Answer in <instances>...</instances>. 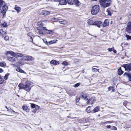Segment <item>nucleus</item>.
Segmentation results:
<instances>
[{"mask_svg": "<svg viewBox=\"0 0 131 131\" xmlns=\"http://www.w3.org/2000/svg\"><path fill=\"white\" fill-rule=\"evenodd\" d=\"M81 84L80 82L78 83L75 84L74 86L75 88H77Z\"/></svg>", "mask_w": 131, "mask_h": 131, "instance_id": "obj_41", "label": "nucleus"}, {"mask_svg": "<svg viewBox=\"0 0 131 131\" xmlns=\"http://www.w3.org/2000/svg\"><path fill=\"white\" fill-rule=\"evenodd\" d=\"M93 67H97V68L98 67L97 66H95Z\"/></svg>", "mask_w": 131, "mask_h": 131, "instance_id": "obj_64", "label": "nucleus"}, {"mask_svg": "<svg viewBox=\"0 0 131 131\" xmlns=\"http://www.w3.org/2000/svg\"><path fill=\"white\" fill-rule=\"evenodd\" d=\"M124 73L123 71L122 70L121 68H119L118 70V75H121L122 74Z\"/></svg>", "mask_w": 131, "mask_h": 131, "instance_id": "obj_20", "label": "nucleus"}, {"mask_svg": "<svg viewBox=\"0 0 131 131\" xmlns=\"http://www.w3.org/2000/svg\"><path fill=\"white\" fill-rule=\"evenodd\" d=\"M4 81V80L1 77V76L0 74V84H2Z\"/></svg>", "mask_w": 131, "mask_h": 131, "instance_id": "obj_35", "label": "nucleus"}, {"mask_svg": "<svg viewBox=\"0 0 131 131\" xmlns=\"http://www.w3.org/2000/svg\"><path fill=\"white\" fill-rule=\"evenodd\" d=\"M74 2L75 5L77 6H78L81 4V3L78 0H73Z\"/></svg>", "mask_w": 131, "mask_h": 131, "instance_id": "obj_18", "label": "nucleus"}, {"mask_svg": "<svg viewBox=\"0 0 131 131\" xmlns=\"http://www.w3.org/2000/svg\"><path fill=\"white\" fill-rule=\"evenodd\" d=\"M92 70L93 71L97 72L99 71V69L95 68H92Z\"/></svg>", "mask_w": 131, "mask_h": 131, "instance_id": "obj_48", "label": "nucleus"}, {"mask_svg": "<svg viewBox=\"0 0 131 131\" xmlns=\"http://www.w3.org/2000/svg\"><path fill=\"white\" fill-rule=\"evenodd\" d=\"M50 63L51 64L56 66L59 64L60 63L59 61H57L55 60H52L50 61Z\"/></svg>", "mask_w": 131, "mask_h": 131, "instance_id": "obj_9", "label": "nucleus"}, {"mask_svg": "<svg viewBox=\"0 0 131 131\" xmlns=\"http://www.w3.org/2000/svg\"><path fill=\"white\" fill-rule=\"evenodd\" d=\"M36 107H39V106L34 104H31V107L32 108H34L35 107L36 108Z\"/></svg>", "mask_w": 131, "mask_h": 131, "instance_id": "obj_38", "label": "nucleus"}, {"mask_svg": "<svg viewBox=\"0 0 131 131\" xmlns=\"http://www.w3.org/2000/svg\"><path fill=\"white\" fill-rule=\"evenodd\" d=\"M25 85L23 84L20 83L18 85V87H19V89H23L25 90Z\"/></svg>", "mask_w": 131, "mask_h": 131, "instance_id": "obj_15", "label": "nucleus"}, {"mask_svg": "<svg viewBox=\"0 0 131 131\" xmlns=\"http://www.w3.org/2000/svg\"><path fill=\"white\" fill-rule=\"evenodd\" d=\"M111 129H112L113 130H117V128L116 127L114 126H113L111 128Z\"/></svg>", "mask_w": 131, "mask_h": 131, "instance_id": "obj_49", "label": "nucleus"}, {"mask_svg": "<svg viewBox=\"0 0 131 131\" xmlns=\"http://www.w3.org/2000/svg\"><path fill=\"white\" fill-rule=\"evenodd\" d=\"M38 33L40 34H42V35H43L44 34L43 33V32L41 30H38Z\"/></svg>", "mask_w": 131, "mask_h": 131, "instance_id": "obj_44", "label": "nucleus"}, {"mask_svg": "<svg viewBox=\"0 0 131 131\" xmlns=\"http://www.w3.org/2000/svg\"><path fill=\"white\" fill-rule=\"evenodd\" d=\"M27 35L30 37V41L32 43L33 42V38L31 36L32 35V33H31V32H29V33H28L27 34Z\"/></svg>", "mask_w": 131, "mask_h": 131, "instance_id": "obj_21", "label": "nucleus"}, {"mask_svg": "<svg viewBox=\"0 0 131 131\" xmlns=\"http://www.w3.org/2000/svg\"><path fill=\"white\" fill-rule=\"evenodd\" d=\"M43 22L45 23H46L47 22V20H45L43 21Z\"/></svg>", "mask_w": 131, "mask_h": 131, "instance_id": "obj_62", "label": "nucleus"}, {"mask_svg": "<svg viewBox=\"0 0 131 131\" xmlns=\"http://www.w3.org/2000/svg\"><path fill=\"white\" fill-rule=\"evenodd\" d=\"M80 99H77L76 100V104L77 105H79L77 103H78L79 102V101Z\"/></svg>", "mask_w": 131, "mask_h": 131, "instance_id": "obj_54", "label": "nucleus"}, {"mask_svg": "<svg viewBox=\"0 0 131 131\" xmlns=\"http://www.w3.org/2000/svg\"><path fill=\"white\" fill-rule=\"evenodd\" d=\"M112 121H107L106 122H105L103 123V125L104 126H106L105 125H106V124H107V123H112Z\"/></svg>", "mask_w": 131, "mask_h": 131, "instance_id": "obj_40", "label": "nucleus"}, {"mask_svg": "<svg viewBox=\"0 0 131 131\" xmlns=\"http://www.w3.org/2000/svg\"><path fill=\"white\" fill-rule=\"evenodd\" d=\"M90 106H89L86 109V111L88 113H90L91 111L90 109Z\"/></svg>", "mask_w": 131, "mask_h": 131, "instance_id": "obj_36", "label": "nucleus"}, {"mask_svg": "<svg viewBox=\"0 0 131 131\" xmlns=\"http://www.w3.org/2000/svg\"><path fill=\"white\" fill-rule=\"evenodd\" d=\"M106 12L107 13V15H108L111 16L112 14L111 12L109 10V9H107L106 10Z\"/></svg>", "mask_w": 131, "mask_h": 131, "instance_id": "obj_37", "label": "nucleus"}, {"mask_svg": "<svg viewBox=\"0 0 131 131\" xmlns=\"http://www.w3.org/2000/svg\"><path fill=\"white\" fill-rule=\"evenodd\" d=\"M126 31L129 33H131V24L127 25L126 28Z\"/></svg>", "mask_w": 131, "mask_h": 131, "instance_id": "obj_10", "label": "nucleus"}, {"mask_svg": "<svg viewBox=\"0 0 131 131\" xmlns=\"http://www.w3.org/2000/svg\"><path fill=\"white\" fill-rule=\"evenodd\" d=\"M4 38L5 40H7L9 39V37L8 36H6L4 37Z\"/></svg>", "mask_w": 131, "mask_h": 131, "instance_id": "obj_52", "label": "nucleus"}, {"mask_svg": "<svg viewBox=\"0 0 131 131\" xmlns=\"http://www.w3.org/2000/svg\"><path fill=\"white\" fill-rule=\"evenodd\" d=\"M6 55L10 54L11 56L15 58H18L22 57V59L23 60L27 61V55L23 56V54L22 53H15L14 52L10 51H7L6 52Z\"/></svg>", "mask_w": 131, "mask_h": 131, "instance_id": "obj_1", "label": "nucleus"}, {"mask_svg": "<svg viewBox=\"0 0 131 131\" xmlns=\"http://www.w3.org/2000/svg\"><path fill=\"white\" fill-rule=\"evenodd\" d=\"M15 9L17 12L18 13H19L21 10L20 7H17L16 6H15Z\"/></svg>", "mask_w": 131, "mask_h": 131, "instance_id": "obj_31", "label": "nucleus"}, {"mask_svg": "<svg viewBox=\"0 0 131 131\" xmlns=\"http://www.w3.org/2000/svg\"><path fill=\"white\" fill-rule=\"evenodd\" d=\"M122 67H124L127 71L129 72L131 71V63L128 64H123Z\"/></svg>", "mask_w": 131, "mask_h": 131, "instance_id": "obj_6", "label": "nucleus"}, {"mask_svg": "<svg viewBox=\"0 0 131 131\" xmlns=\"http://www.w3.org/2000/svg\"><path fill=\"white\" fill-rule=\"evenodd\" d=\"M52 44H53V43H52L51 40L49 41L48 42V45H50Z\"/></svg>", "mask_w": 131, "mask_h": 131, "instance_id": "obj_55", "label": "nucleus"}, {"mask_svg": "<svg viewBox=\"0 0 131 131\" xmlns=\"http://www.w3.org/2000/svg\"><path fill=\"white\" fill-rule=\"evenodd\" d=\"M59 4L61 5H65L67 4L66 0H60L59 2Z\"/></svg>", "mask_w": 131, "mask_h": 131, "instance_id": "obj_24", "label": "nucleus"}, {"mask_svg": "<svg viewBox=\"0 0 131 131\" xmlns=\"http://www.w3.org/2000/svg\"><path fill=\"white\" fill-rule=\"evenodd\" d=\"M59 22L60 23L63 25L66 24L68 23L67 21L65 20H62L60 21Z\"/></svg>", "mask_w": 131, "mask_h": 131, "instance_id": "obj_23", "label": "nucleus"}, {"mask_svg": "<svg viewBox=\"0 0 131 131\" xmlns=\"http://www.w3.org/2000/svg\"><path fill=\"white\" fill-rule=\"evenodd\" d=\"M16 70L17 71L21 73L25 74L26 73L23 70L19 68L16 69Z\"/></svg>", "mask_w": 131, "mask_h": 131, "instance_id": "obj_25", "label": "nucleus"}, {"mask_svg": "<svg viewBox=\"0 0 131 131\" xmlns=\"http://www.w3.org/2000/svg\"><path fill=\"white\" fill-rule=\"evenodd\" d=\"M51 41H52V43H53H53H56V42L57 41H58V40H56V39H54L53 40H51Z\"/></svg>", "mask_w": 131, "mask_h": 131, "instance_id": "obj_53", "label": "nucleus"}, {"mask_svg": "<svg viewBox=\"0 0 131 131\" xmlns=\"http://www.w3.org/2000/svg\"><path fill=\"white\" fill-rule=\"evenodd\" d=\"M100 4L103 8H106L110 6L112 3L111 0H99Z\"/></svg>", "mask_w": 131, "mask_h": 131, "instance_id": "obj_2", "label": "nucleus"}, {"mask_svg": "<svg viewBox=\"0 0 131 131\" xmlns=\"http://www.w3.org/2000/svg\"><path fill=\"white\" fill-rule=\"evenodd\" d=\"M37 30H45L46 29V27H43L42 26H39L36 28Z\"/></svg>", "mask_w": 131, "mask_h": 131, "instance_id": "obj_28", "label": "nucleus"}, {"mask_svg": "<svg viewBox=\"0 0 131 131\" xmlns=\"http://www.w3.org/2000/svg\"><path fill=\"white\" fill-rule=\"evenodd\" d=\"M68 118H71V119H73V117H72L71 116V115H69V116H68Z\"/></svg>", "mask_w": 131, "mask_h": 131, "instance_id": "obj_60", "label": "nucleus"}, {"mask_svg": "<svg viewBox=\"0 0 131 131\" xmlns=\"http://www.w3.org/2000/svg\"><path fill=\"white\" fill-rule=\"evenodd\" d=\"M59 20V19L58 18H54L53 19V21L54 22H57Z\"/></svg>", "mask_w": 131, "mask_h": 131, "instance_id": "obj_51", "label": "nucleus"}, {"mask_svg": "<svg viewBox=\"0 0 131 131\" xmlns=\"http://www.w3.org/2000/svg\"><path fill=\"white\" fill-rule=\"evenodd\" d=\"M8 6L5 4L4 5L0 6V14H2L3 17L6 16V13L8 9Z\"/></svg>", "mask_w": 131, "mask_h": 131, "instance_id": "obj_3", "label": "nucleus"}, {"mask_svg": "<svg viewBox=\"0 0 131 131\" xmlns=\"http://www.w3.org/2000/svg\"><path fill=\"white\" fill-rule=\"evenodd\" d=\"M54 2H59L60 1V0H53Z\"/></svg>", "mask_w": 131, "mask_h": 131, "instance_id": "obj_61", "label": "nucleus"}, {"mask_svg": "<svg viewBox=\"0 0 131 131\" xmlns=\"http://www.w3.org/2000/svg\"><path fill=\"white\" fill-rule=\"evenodd\" d=\"M3 1L2 0H0V6L4 5V4H3Z\"/></svg>", "mask_w": 131, "mask_h": 131, "instance_id": "obj_50", "label": "nucleus"}, {"mask_svg": "<svg viewBox=\"0 0 131 131\" xmlns=\"http://www.w3.org/2000/svg\"><path fill=\"white\" fill-rule=\"evenodd\" d=\"M37 24L38 25L43 26L44 25V24L41 21H38L37 22Z\"/></svg>", "mask_w": 131, "mask_h": 131, "instance_id": "obj_34", "label": "nucleus"}, {"mask_svg": "<svg viewBox=\"0 0 131 131\" xmlns=\"http://www.w3.org/2000/svg\"><path fill=\"white\" fill-rule=\"evenodd\" d=\"M67 3L69 4L73 5V0H66Z\"/></svg>", "mask_w": 131, "mask_h": 131, "instance_id": "obj_29", "label": "nucleus"}, {"mask_svg": "<svg viewBox=\"0 0 131 131\" xmlns=\"http://www.w3.org/2000/svg\"><path fill=\"white\" fill-rule=\"evenodd\" d=\"M100 8V6L99 5H96L93 6L91 11V14L93 15L97 14L99 12Z\"/></svg>", "mask_w": 131, "mask_h": 131, "instance_id": "obj_4", "label": "nucleus"}, {"mask_svg": "<svg viewBox=\"0 0 131 131\" xmlns=\"http://www.w3.org/2000/svg\"><path fill=\"white\" fill-rule=\"evenodd\" d=\"M22 108L24 110H26L27 108V107L26 105H23L22 106Z\"/></svg>", "mask_w": 131, "mask_h": 131, "instance_id": "obj_45", "label": "nucleus"}, {"mask_svg": "<svg viewBox=\"0 0 131 131\" xmlns=\"http://www.w3.org/2000/svg\"><path fill=\"white\" fill-rule=\"evenodd\" d=\"M34 58L32 56H30L27 55V61H31L34 60Z\"/></svg>", "mask_w": 131, "mask_h": 131, "instance_id": "obj_17", "label": "nucleus"}, {"mask_svg": "<svg viewBox=\"0 0 131 131\" xmlns=\"http://www.w3.org/2000/svg\"><path fill=\"white\" fill-rule=\"evenodd\" d=\"M82 72L83 73H84V70H82Z\"/></svg>", "mask_w": 131, "mask_h": 131, "instance_id": "obj_63", "label": "nucleus"}, {"mask_svg": "<svg viewBox=\"0 0 131 131\" xmlns=\"http://www.w3.org/2000/svg\"><path fill=\"white\" fill-rule=\"evenodd\" d=\"M7 58L8 60L12 62H14L15 60V58L12 57H7Z\"/></svg>", "mask_w": 131, "mask_h": 131, "instance_id": "obj_22", "label": "nucleus"}, {"mask_svg": "<svg viewBox=\"0 0 131 131\" xmlns=\"http://www.w3.org/2000/svg\"><path fill=\"white\" fill-rule=\"evenodd\" d=\"M94 25L97 26L99 27H100L102 25V22L99 21H96L94 22Z\"/></svg>", "mask_w": 131, "mask_h": 131, "instance_id": "obj_7", "label": "nucleus"}, {"mask_svg": "<svg viewBox=\"0 0 131 131\" xmlns=\"http://www.w3.org/2000/svg\"><path fill=\"white\" fill-rule=\"evenodd\" d=\"M102 25L103 27H104L108 26L109 25V21L108 19H105Z\"/></svg>", "mask_w": 131, "mask_h": 131, "instance_id": "obj_13", "label": "nucleus"}, {"mask_svg": "<svg viewBox=\"0 0 131 131\" xmlns=\"http://www.w3.org/2000/svg\"><path fill=\"white\" fill-rule=\"evenodd\" d=\"M88 95L84 93H82L80 94V97L79 98H87Z\"/></svg>", "mask_w": 131, "mask_h": 131, "instance_id": "obj_12", "label": "nucleus"}, {"mask_svg": "<svg viewBox=\"0 0 131 131\" xmlns=\"http://www.w3.org/2000/svg\"><path fill=\"white\" fill-rule=\"evenodd\" d=\"M108 90L109 91H110L111 90H112V92H114L115 91V90L114 89V88L113 86H111L108 87Z\"/></svg>", "mask_w": 131, "mask_h": 131, "instance_id": "obj_32", "label": "nucleus"}, {"mask_svg": "<svg viewBox=\"0 0 131 131\" xmlns=\"http://www.w3.org/2000/svg\"><path fill=\"white\" fill-rule=\"evenodd\" d=\"M100 108L98 106L95 107L93 110V113H96L97 112L100 110Z\"/></svg>", "mask_w": 131, "mask_h": 131, "instance_id": "obj_26", "label": "nucleus"}, {"mask_svg": "<svg viewBox=\"0 0 131 131\" xmlns=\"http://www.w3.org/2000/svg\"><path fill=\"white\" fill-rule=\"evenodd\" d=\"M113 51L114 53H116L117 52L116 50H115L114 49L113 50Z\"/></svg>", "mask_w": 131, "mask_h": 131, "instance_id": "obj_59", "label": "nucleus"}, {"mask_svg": "<svg viewBox=\"0 0 131 131\" xmlns=\"http://www.w3.org/2000/svg\"><path fill=\"white\" fill-rule=\"evenodd\" d=\"M32 82L29 81H27L25 83V90L29 92L31 89V88L33 86L32 85Z\"/></svg>", "mask_w": 131, "mask_h": 131, "instance_id": "obj_5", "label": "nucleus"}, {"mask_svg": "<svg viewBox=\"0 0 131 131\" xmlns=\"http://www.w3.org/2000/svg\"><path fill=\"white\" fill-rule=\"evenodd\" d=\"M43 42L46 45H48V42L47 41V40L46 39H43Z\"/></svg>", "mask_w": 131, "mask_h": 131, "instance_id": "obj_47", "label": "nucleus"}, {"mask_svg": "<svg viewBox=\"0 0 131 131\" xmlns=\"http://www.w3.org/2000/svg\"><path fill=\"white\" fill-rule=\"evenodd\" d=\"M2 25L4 27H6L8 26L7 25V23L5 22H4L3 23H2Z\"/></svg>", "mask_w": 131, "mask_h": 131, "instance_id": "obj_43", "label": "nucleus"}, {"mask_svg": "<svg viewBox=\"0 0 131 131\" xmlns=\"http://www.w3.org/2000/svg\"><path fill=\"white\" fill-rule=\"evenodd\" d=\"M9 74H10L9 73H7L5 74L4 77V78L5 80H6L8 79Z\"/></svg>", "mask_w": 131, "mask_h": 131, "instance_id": "obj_33", "label": "nucleus"}, {"mask_svg": "<svg viewBox=\"0 0 131 131\" xmlns=\"http://www.w3.org/2000/svg\"><path fill=\"white\" fill-rule=\"evenodd\" d=\"M114 49V47H113L112 48H109L108 49V51L109 52H111L112 51H113V50Z\"/></svg>", "mask_w": 131, "mask_h": 131, "instance_id": "obj_46", "label": "nucleus"}, {"mask_svg": "<svg viewBox=\"0 0 131 131\" xmlns=\"http://www.w3.org/2000/svg\"><path fill=\"white\" fill-rule=\"evenodd\" d=\"M6 65V64L4 62H0V66L3 67H5Z\"/></svg>", "mask_w": 131, "mask_h": 131, "instance_id": "obj_30", "label": "nucleus"}, {"mask_svg": "<svg viewBox=\"0 0 131 131\" xmlns=\"http://www.w3.org/2000/svg\"><path fill=\"white\" fill-rule=\"evenodd\" d=\"M8 111H10L11 112H12V111H13L14 112V111L13 110H12V109H11V108H10V109H9V110H8Z\"/></svg>", "mask_w": 131, "mask_h": 131, "instance_id": "obj_58", "label": "nucleus"}, {"mask_svg": "<svg viewBox=\"0 0 131 131\" xmlns=\"http://www.w3.org/2000/svg\"><path fill=\"white\" fill-rule=\"evenodd\" d=\"M45 30L46 33L47 34H53V32L52 30H50L47 29L46 28V29Z\"/></svg>", "mask_w": 131, "mask_h": 131, "instance_id": "obj_27", "label": "nucleus"}, {"mask_svg": "<svg viewBox=\"0 0 131 131\" xmlns=\"http://www.w3.org/2000/svg\"><path fill=\"white\" fill-rule=\"evenodd\" d=\"M94 101V99H86L85 100L87 104L89 105L92 104Z\"/></svg>", "mask_w": 131, "mask_h": 131, "instance_id": "obj_8", "label": "nucleus"}, {"mask_svg": "<svg viewBox=\"0 0 131 131\" xmlns=\"http://www.w3.org/2000/svg\"><path fill=\"white\" fill-rule=\"evenodd\" d=\"M111 126L110 125H107V126H106V127L108 129H109L111 128Z\"/></svg>", "mask_w": 131, "mask_h": 131, "instance_id": "obj_56", "label": "nucleus"}, {"mask_svg": "<svg viewBox=\"0 0 131 131\" xmlns=\"http://www.w3.org/2000/svg\"><path fill=\"white\" fill-rule=\"evenodd\" d=\"M6 32L4 31L3 29H0V35L3 37H4L5 35H6Z\"/></svg>", "mask_w": 131, "mask_h": 131, "instance_id": "obj_16", "label": "nucleus"}, {"mask_svg": "<svg viewBox=\"0 0 131 131\" xmlns=\"http://www.w3.org/2000/svg\"><path fill=\"white\" fill-rule=\"evenodd\" d=\"M40 14L41 15L46 16L49 15L50 14L49 12L45 10H42L40 12Z\"/></svg>", "mask_w": 131, "mask_h": 131, "instance_id": "obj_11", "label": "nucleus"}, {"mask_svg": "<svg viewBox=\"0 0 131 131\" xmlns=\"http://www.w3.org/2000/svg\"><path fill=\"white\" fill-rule=\"evenodd\" d=\"M125 37L127 38V40H131V36L126 35H125Z\"/></svg>", "mask_w": 131, "mask_h": 131, "instance_id": "obj_39", "label": "nucleus"}, {"mask_svg": "<svg viewBox=\"0 0 131 131\" xmlns=\"http://www.w3.org/2000/svg\"><path fill=\"white\" fill-rule=\"evenodd\" d=\"M3 71V70L1 68H0V73H2Z\"/></svg>", "mask_w": 131, "mask_h": 131, "instance_id": "obj_57", "label": "nucleus"}, {"mask_svg": "<svg viewBox=\"0 0 131 131\" xmlns=\"http://www.w3.org/2000/svg\"><path fill=\"white\" fill-rule=\"evenodd\" d=\"M62 64L63 65L66 66H67L68 65V62L66 61H64L62 63Z\"/></svg>", "mask_w": 131, "mask_h": 131, "instance_id": "obj_42", "label": "nucleus"}, {"mask_svg": "<svg viewBox=\"0 0 131 131\" xmlns=\"http://www.w3.org/2000/svg\"><path fill=\"white\" fill-rule=\"evenodd\" d=\"M87 21V23L89 25H94V22L93 20H91L90 19H89Z\"/></svg>", "mask_w": 131, "mask_h": 131, "instance_id": "obj_19", "label": "nucleus"}, {"mask_svg": "<svg viewBox=\"0 0 131 131\" xmlns=\"http://www.w3.org/2000/svg\"><path fill=\"white\" fill-rule=\"evenodd\" d=\"M124 76L126 75V77L128 78V80L131 81V73H130L125 72L123 75Z\"/></svg>", "mask_w": 131, "mask_h": 131, "instance_id": "obj_14", "label": "nucleus"}]
</instances>
